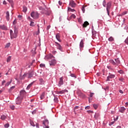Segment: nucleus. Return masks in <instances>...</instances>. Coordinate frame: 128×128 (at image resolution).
<instances>
[{
	"mask_svg": "<svg viewBox=\"0 0 128 128\" xmlns=\"http://www.w3.org/2000/svg\"><path fill=\"white\" fill-rule=\"evenodd\" d=\"M18 29H16V27H14V32L12 31V30H10V35L11 39L12 40V38H16V36H18Z\"/></svg>",
	"mask_w": 128,
	"mask_h": 128,
	"instance_id": "obj_1",
	"label": "nucleus"
},
{
	"mask_svg": "<svg viewBox=\"0 0 128 128\" xmlns=\"http://www.w3.org/2000/svg\"><path fill=\"white\" fill-rule=\"evenodd\" d=\"M110 64H112L113 66H115V68H116V66H118L120 64V61L118 58L115 59V61L112 60H110Z\"/></svg>",
	"mask_w": 128,
	"mask_h": 128,
	"instance_id": "obj_2",
	"label": "nucleus"
},
{
	"mask_svg": "<svg viewBox=\"0 0 128 128\" xmlns=\"http://www.w3.org/2000/svg\"><path fill=\"white\" fill-rule=\"evenodd\" d=\"M30 16L34 20H36L38 18V12H32Z\"/></svg>",
	"mask_w": 128,
	"mask_h": 128,
	"instance_id": "obj_3",
	"label": "nucleus"
},
{
	"mask_svg": "<svg viewBox=\"0 0 128 128\" xmlns=\"http://www.w3.org/2000/svg\"><path fill=\"white\" fill-rule=\"evenodd\" d=\"M22 97H18L16 100V104L20 106V104H22Z\"/></svg>",
	"mask_w": 128,
	"mask_h": 128,
	"instance_id": "obj_4",
	"label": "nucleus"
},
{
	"mask_svg": "<svg viewBox=\"0 0 128 128\" xmlns=\"http://www.w3.org/2000/svg\"><path fill=\"white\" fill-rule=\"evenodd\" d=\"M111 7H112V2H110L107 4V6H106V10H107L108 16H110V10Z\"/></svg>",
	"mask_w": 128,
	"mask_h": 128,
	"instance_id": "obj_5",
	"label": "nucleus"
},
{
	"mask_svg": "<svg viewBox=\"0 0 128 128\" xmlns=\"http://www.w3.org/2000/svg\"><path fill=\"white\" fill-rule=\"evenodd\" d=\"M55 44H56L58 50H59L61 52H64V50H62V47L60 44H58V42H56Z\"/></svg>",
	"mask_w": 128,
	"mask_h": 128,
	"instance_id": "obj_6",
	"label": "nucleus"
},
{
	"mask_svg": "<svg viewBox=\"0 0 128 128\" xmlns=\"http://www.w3.org/2000/svg\"><path fill=\"white\" fill-rule=\"evenodd\" d=\"M70 6H72V8H76V2L72 0H70Z\"/></svg>",
	"mask_w": 128,
	"mask_h": 128,
	"instance_id": "obj_7",
	"label": "nucleus"
},
{
	"mask_svg": "<svg viewBox=\"0 0 128 128\" xmlns=\"http://www.w3.org/2000/svg\"><path fill=\"white\" fill-rule=\"evenodd\" d=\"M0 30H8V26L4 24L0 25Z\"/></svg>",
	"mask_w": 128,
	"mask_h": 128,
	"instance_id": "obj_8",
	"label": "nucleus"
},
{
	"mask_svg": "<svg viewBox=\"0 0 128 128\" xmlns=\"http://www.w3.org/2000/svg\"><path fill=\"white\" fill-rule=\"evenodd\" d=\"M65 92H68V91L67 90H62L61 91H58L56 92L57 94H64Z\"/></svg>",
	"mask_w": 128,
	"mask_h": 128,
	"instance_id": "obj_9",
	"label": "nucleus"
},
{
	"mask_svg": "<svg viewBox=\"0 0 128 128\" xmlns=\"http://www.w3.org/2000/svg\"><path fill=\"white\" fill-rule=\"evenodd\" d=\"M62 84H64V78L62 77L60 78L58 86H62Z\"/></svg>",
	"mask_w": 128,
	"mask_h": 128,
	"instance_id": "obj_10",
	"label": "nucleus"
},
{
	"mask_svg": "<svg viewBox=\"0 0 128 128\" xmlns=\"http://www.w3.org/2000/svg\"><path fill=\"white\" fill-rule=\"evenodd\" d=\"M56 64V60H52L50 61V66H54Z\"/></svg>",
	"mask_w": 128,
	"mask_h": 128,
	"instance_id": "obj_11",
	"label": "nucleus"
},
{
	"mask_svg": "<svg viewBox=\"0 0 128 128\" xmlns=\"http://www.w3.org/2000/svg\"><path fill=\"white\" fill-rule=\"evenodd\" d=\"M116 76L114 74H110L109 76L107 77L106 80L110 81V78H114Z\"/></svg>",
	"mask_w": 128,
	"mask_h": 128,
	"instance_id": "obj_12",
	"label": "nucleus"
},
{
	"mask_svg": "<svg viewBox=\"0 0 128 128\" xmlns=\"http://www.w3.org/2000/svg\"><path fill=\"white\" fill-rule=\"evenodd\" d=\"M42 124L44 126H48L49 124L48 120L45 119L44 120L42 121Z\"/></svg>",
	"mask_w": 128,
	"mask_h": 128,
	"instance_id": "obj_13",
	"label": "nucleus"
},
{
	"mask_svg": "<svg viewBox=\"0 0 128 128\" xmlns=\"http://www.w3.org/2000/svg\"><path fill=\"white\" fill-rule=\"evenodd\" d=\"M125 111H126V108H124V106L121 107L119 110L120 112H122V114H124Z\"/></svg>",
	"mask_w": 128,
	"mask_h": 128,
	"instance_id": "obj_14",
	"label": "nucleus"
},
{
	"mask_svg": "<svg viewBox=\"0 0 128 128\" xmlns=\"http://www.w3.org/2000/svg\"><path fill=\"white\" fill-rule=\"evenodd\" d=\"M56 38L60 42H62V40H60V34H56Z\"/></svg>",
	"mask_w": 128,
	"mask_h": 128,
	"instance_id": "obj_15",
	"label": "nucleus"
},
{
	"mask_svg": "<svg viewBox=\"0 0 128 128\" xmlns=\"http://www.w3.org/2000/svg\"><path fill=\"white\" fill-rule=\"evenodd\" d=\"M90 25V23L86 21L84 22V24H82L83 28H86L88 26Z\"/></svg>",
	"mask_w": 128,
	"mask_h": 128,
	"instance_id": "obj_16",
	"label": "nucleus"
},
{
	"mask_svg": "<svg viewBox=\"0 0 128 128\" xmlns=\"http://www.w3.org/2000/svg\"><path fill=\"white\" fill-rule=\"evenodd\" d=\"M6 18L8 21L10 20V12L8 11L6 12Z\"/></svg>",
	"mask_w": 128,
	"mask_h": 128,
	"instance_id": "obj_17",
	"label": "nucleus"
},
{
	"mask_svg": "<svg viewBox=\"0 0 128 128\" xmlns=\"http://www.w3.org/2000/svg\"><path fill=\"white\" fill-rule=\"evenodd\" d=\"M26 74L28 78H32V76H34V74H32V72H28Z\"/></svg>",
	"mask_w": 128,
	"mask_h": 128,
	"instance_id": "obj_18",
	"label": "nucleus"
},
{
	"mask_svg": "<svg viewBox=\"0 0 128 128\" xmlns=\"http://www.w3.org/2000/svg\"><path fill=\"white\" fill-rule=\"evenodd\" d=\"M80 48H84V40H82L80 44Z\"/></svg>",
	"mask_w": 128,
	"mask_h": 128,
	"instance_id": "obj_19",
	"label": "nucleus"
},
{
	"mask_svg": "<svg viewBox=\"0 0 128 128\" xmlns=\"http://www.w3.org/2000/svg\"><path fill=\"white\" fill-rule=\"evenodd\" d=\"M40 84H44V80L42 78L39 80Z\"/></svg>",
	"mask_w": 128,
	"mask_h": 128,
	"instance_id": "obj_20",
	"label": "nucleus"
},
{
	"mask_svg": "<svg viewBox=\"0 0 128 128\" xmlns=\"http://www.w3.org/2000/svg\"><path fill=\"white\" fill-rule=\"evenodd\" d=\"M47 56L48 58H54L52 54H48Z\"/></svg>",
	"mask_w": 128,
	"mask_h": 128,
	"instance_id": "obj_21",
	"label": "nucleus"
},
{
	"mask_svg": "<svg viewBox=\"0 0 128 128\" xmlns=\"http://www.w3.org/2000/svg\"><path fill=\"white\" fill-rule=\"evenodd\" d=\"M108 40L109 42H114V37L110 36V38H108Z\"/></svg>",
	"mask_w": 128,
	"mask_h": 128,
	"instance_id": "obj_22",
	"label": "nucleus"
},
{
	"mask_svg": "<svg viewBox=\"0 0 128 128\" xmlns=\"http://www.w3.org/2000/svg\"><path fill=\"white\" fill-rule=\"evenodd\" d=\"M34 84V82H32L31 84H29L28 86L26 88V90H28L29 88H30L32 87V86Z\"/></svg>",
	"mask_w": 128,
	"mask_h": 128,
	"instance_id": "obj_23",
	"label": "nucleus"
},
{
	"mask_svg": "<svg viewBox=\"0 0 128 128\" xmlns=\"http://www.w3.org/2000/svg\"><path fill=\"white\" fill-rule=\"evenodd\" d=\"M6 116L4 115H2V116H1V120H6Z\"/></svg>",
	"mask_w": 128,
	"mask_h": 128,
	"instance_id": "obj_24",
	"label": "nucleus"
},
{
	"mask_svg": "<svg viewBox=\"0 0 128 128\" xmlns=\"http://www.w3.org/2000/svg\"><path fill=\"white\" fill-rule=\"evenodd\" d=\"M93 107L94 108L95 110H97L98 108V105L96 104H93Z\"/></svg>",
	"mask_w": 128,
	"mask_h": 128,
	"instance_id": "obj_25",
	"label": "nucleus"
},
{
	"mask_svg": "<svg viewBox=\"0 0 128 128\" xmlns=\"http://www.w3.org/2000/svg\"><path fill=\"white\" fill-rule=\"evenodd\" d=\"M30 124L32 126H36V124L32 120H30Z\"/></svg>",
	"mask_w": 128,
	"mask_h": 128,
	"instance_id": "obj_26",
	"label": "nucleus"
},
{
	"mask_svg": "<svg viewBox=\"0 0 128 128\" xmlns=\"http://www.w3.org/2000/svg\"><path fill=\"white\" fill-rule=\"evenodd\" d=\"M27 10H28V8L26 6H24L23 7L24 12H26Z\"/></svg>",
	"mask_w": 128,
	"mask_h": 128,
	"instance_id": "obj_27",
	"label": "nucleus"
},
{
	"mask_svg": "<svg viewBox=\"0 0 128 128\" xmlns=\"http://www.w3.org/2000/svg\"><path fill=\"white\" fill-rule=\"evenodd\" d=\"M26 76H28L26 74H24L20 78V80H24V78Z\"/></svg>",
	"mask_w": 128,
	"mask_h": 128,
	"instance_id": "obj_28",
	"label": "nucleus"
},
{
	"mask_svg": "<svg viewBox=\"0 0 128 128\" xmlns=\"http://www.w3.org/2000/svg\"><path fill=\"white\" fill-rule=\"evenodd\" d=\"M10 84H12V80H10V82H8L6 84L5 86H10Z\"/></svg>",
	"mask_w": 128,
	"mask_h": 128,
	"instance_id": "obj_29",
	"label": "nucleus"
},
{
	"mask_svg": "<svg viewBox=\"0 0 128 128\" xmlns=\"http://www.w3.org/2000/svg\"><path fill=\"white\" fill-rule=\"evenodd\" d=\"M44 96H45L44 93H42L40 96V100H44Z\"/></svg>",
	"mask_w": 128,
	"mask_h": 128,
	"instance_id": "obj_30",
	"label": "nucleus"
},
{
	"mask_svg": "<svg viewBox=\"0 0 128 128\" xmlns=\"http://www.w3.org/2000/svg\"><path fill=\"white\" fill-rule=\"evenodd\" d=\"M10 60H12V56H9L7 58V62H10Z\"/></svg>",
	"mask_w": 128,
	"mask_h": 128,
	"instance_id": "obj_31",
	"label": "nucleus"
},
{
	"mask_svg": "<svg viewBox=\"0 0 128 128\" xmlns=\"http://www.w3.org/2000/svg\"><path fill=\"white\" fill-rule=\"evenodd\" d=\"M30 26H34V22L32 21H30Z\"/></svg>",
	"mask_w": 128,
	"mask_h": 128,
	"instance_id": "obj_32",
	"label": "nucleus"
},
{
	"mask_svg": "<svg viewBox=\"0 0 128 128\" xmlns=\"http://www.w3.org/2000/svg\"><path fill=\"white\" fill-rule=\"evenodd\" d=\"M24 94H26V92L22 90L20 92V94L21 96H24Z\"/></svg>",
	"mask_w": 128,
	"mask_h": 128,
	"instance_id": "obj_33",
	"label": "nucleus"
},
{
	"mask_svg": "<svg viewBox=\"0 0 128 128\" xmlns=\"http://www.w3.org/2000/svg\"><path fill=\"white\" fill-rule=\"evenodd\" d=\"M10 108H11V110H14V108H16V107L12 105V106H10Z\"/></svg>",
	"mask_w": 128,
	"mask_h": 128,
	"instance_id": "obj_34",
	"label": "nucleus"
},
{
	"mask_svg": "<svg viewBox=\"0 0 128 128\" xmlns=\"http://www.w3.org/2000/svg\"><path fill=\"white\" fill-rule=\"evenodd\" d=\"M9 46H10V43H8V44H6L5 48H8V47H9Z\"/></svg>",
	"mask_w": 128,
	"mask_h": 128,
	"instance_id": "obj_35",
	"label": "nucleus"
},
{
	"mask_svg": "<svg viewBox=\"0 0 128 128\" xmlns=\"http://www.w3.org/2000/svg\"><path fill=\"white\" fill-rule=\"evenodd\" d=\"M68 10H70V12H74V9H72V8H70V7H68Z\"/></svg>",
	"mask_w": 128,
	"mask_h": 128,
	"instance_id": "obj_36",
	"label": "nucleus"
},
{
	"mask_svg": "<svg viewBox=\"0 0 128 128\" xmlns=\"http://www.w3.org/2000/svg\"><path fill=\"white\" fill-rule=\"evenodd\" d=\"M16 88L15 86H12V87H11L10 88V89L9 90V92H12V90H14V88Z\"/></svg>",
	"mask_w": 128,
	"mask_h": 128,
	"instance_id": "obj_37",
	"label": "nucleus"
},
{
	"mask_svg": "<svg viewBox=\"0 0 128 128\" xmlns=\"http://www.w3.org/2000/svg\"><path fill=\"white\" fill-rule=\"evenodd\" d=\"M54 102H58V98L54 97Z\"/></svg>",
	"mask_w": 128,
	"mask_h": 128,
	"instance_id": "obj_38",
	"label": "nucleus"
},
{
	"mask_svg": "<svg viewBox=\"0 0 128 128\" xmlns=\"http://www.w3.org/2000/svg\"><path fill=\"white\" fill-rule=\"evenodd\" d=\"M40 68H46V65H44V64H40Z\"/></svg>",
	"mask_w": 128,
	"mask_h": 128,
	"instance_id": "obj_39",
	"label": "nucleus"
},
{
	"mask_svg": "<svg viewBox=\"0 0 128 128\" xmlns=\"http://www.w3.org/2000/svg\"><path fill=\"white\" fill-rule=\"evenodd\" d=\"M71 18H76V15H74V14H72L71 16H70Z\"/></svg>",
	"mask_w": 128,
	"mask_h": 128,
	"instance_id": "obj_40",
	"label": "nucleus"
},
{
	"mask_svg": "<svg viewBox=\"0 0 128 128\" xmlns=\"http://www.w3.org/2000/svg\"><path fill=\"white\" fill-rule=\"evenodd\" d=\"M8 2H10V4H11L12 6V4H14V2L12 0H8Z\"/></svg>",
	"mask_w": 128,
	"mask_h": 128,
	"instance_id": "obj_41",
	"label": "nucleus"
},
{
	"mask_svg": "<svg viewBox=\"0 0 128 128\" xmlns=\"http://www.w3.org/2000/svg\"><path fill=\"white\" fill-rule=\"evenodd\" d=\"M87 112H88V114H94V111H92V110H87Z\"/></svg>",
	"mask_w": 128,
	"mask_h": 128,
	"instance_id": "obj_42",
	"label": "nucleus"
},
{
	"mask_svg": "<svg viewBox=\"0 0 128 128\" xmlns=\"http://www.w3.org/2000/svg\"><path fill=\"white\" fill-rule=\"evenodd\" d=\"M119 80H120V82H124V79L122 78H119Z\"/></svg>",
	"mask_w": 128,
	"mask_h": 128,
	"instance_id": "obj_43",
	"label": "nucleus"
},
{
	"mask_svg": "<svg viewBox=\"0 0 128 128\" xmlns=\"http://www.w3.org/2000/svg\"><path fill=\"white\" fill-rule=\"evenodd\" d=\"M124 42H125V44H128V37L126 38Z\"/></svg>",
	"mask_w": 128,
	"mask_h": 128,
	"instance_id": "obj_44",
	"label": "nucleus"
},
{
	"mask_svg": "<svg viewBox=\"0 0 128 128\" xmlns=\"http://www.w3.org/2000/svg\"><path fill=\"white\" fill-rule=\"evenodd\" d=\"M10 126V124H6L4 125V128H8Z\"/></svg>",
	"mask_w": 128,
	"mask_h": 128,
	"instance_id": "obj_45",
	"label": "nucleus"
},
{
	"mask_svg": "<svg viewBox=\"0 0 128 128\" xmlns=\"http://www.w3.org/2000/svg\"><path fill=\"white\" fill-rule=\"evenodd\" d=\"M78 106H76L74 108V112H76V110H78Z\"/></svg>",
	"mask_w": 128,
	"mask_h": 128,
	"instance_id": "obj_46",
	"label": "nucleus"
},
{
	"mask_svg": "<svg viewBox=\"0 0 128 128\" xmlns=\"http://www.w3.org/2000/svg\"><path fill=\"white\" fill-rule=\"evenodd\" d=\"M90 106H87L85 108V110H90Z\"/></svg>",
	"mask_w": 128,
	"mask_h": 128,
	"instance_id": "obj_47",
	"label": "nucleus"
},
{
	"mask_svg": "<svg viewBox=\"0 0 128 128\" xmlns=\"http://www.w3.org/2000/svg\"><path fill=\"white\" fill-rule=\"evenodd\" d=\"M70 76H71L72 78H76V75H74V74H71Z\"/></svg>",
	"mask_w": 128,
	"mask_h": 128,
	"instance_id": "obj_48",
	"label": "nucleus"
},
{
	"mask_svg": "<svg viewBox=\"0 0 128 128\" xmlns=\"http://www.w3.org/2000/svg\"><path fill=\"white\" fill-rule=\"evenodd\" d=\"M107 68L109 70H114V68H112V66H108Z\"/></svg>",
	"mask_w": 128,
	"mask_h": 128,
	"instance_id": "obj_49",
	"label": "nucleus"
},
{
	"mask_svg": "<svg viewBox=\"0 0 128 128\" xmlns=\"http://www.w3.org/2000/svg\"><path fill=\"white\" fill-rule=\"evenodd\" d=\"M13 24H16V20H14L13 22Z\"/></svg>",
	"mask_w": 128,
	"mask_h": 128,
	"instance_id": "obj_50",
	"label": "nucleus"
},
{
	"mask_svg": "<svg viewBox=\"0 0 128 128\" xmlns=\"http://www.w3.org/2000/svg\"><path fill=\"white\" fill-rule=\"evenodd\" d=\"M106 1L103 2V6L106 7Z\"/></svg>",
	"mask_w": 128,
	"mask_h": 128,
	"instance_id": "obj_51",
	"label": "nucleus"
},
{
	"mask_svg": "<svg viewBox=\"0 0 128 128\" xmlns=\"http://www.w3.org/2000/svg\"><path fill=\"white\" fill-rule=\"evenodd\" d=\"M94 93H90V98H92V96H94Z\"/></svg>",
	"mask_w": 128,
	"mask_h": 128,
	"instance_id": "obj_52",
	"label": "nucleus"
},
{
	"mask_svg": "<svg viewBox=\"0 0 128 128\" xmlns=\"http://www.w3.org/2000/svg\"><path fill=\"white\" fill-rule=\"evenodd\" d=\"M4 84H6V80H4L2 82V86H4Z\"/></svg>",
	"mask_w": 128,
	"mask_h": 128,
	"instance_id": "obj_53",
	"label": "nucleus"
},
{
	"mask_svg": "<svg viewBox=\"0 0 128 128\" xmlns=\"http://www.w3.org/2000/svg\"><path fill=\"white\" fill-rule=\"evenodd\" d=\"M119 92H120V94H124V92H123L122 90H119Z\"/></svg>",
	"mask_w": 128,
	"mask_h": 128,
	"instance_id": "obj_54",
	"label": "nucleus"
},
{
	"mask_svg": "<svg viewBox=\"0 0 128 128\" xmlns=\"http://www.w3.org/2000/svg\"><path fill=\"white\" fill-rule=\"evenodd\" d=\"M44 128H48V125H44Z\"/></svg>",
	"mask_w": 128,
	"mask_h": 128,
	"instance_id": "obj_55",
	"label": "nucleus"
},
{
	"mask_svg": "<svg viewBox=\"0 0 128 128\" xmlns=\"http://www.w3.org/2000/svg\"><path fill=\"white\" fill-rule=\"evenodd\" d=\"M119 74H122L124 72V71H122V70H120L119 72H118Z\"/></svg>",
	"mask_w": 128,
	"mask_h": 128,
	"instance_id": "obj_56",
	"label": "nucleus"
},
{
	"mask_svg": "<svg viewBox=\"0 0 128 128\" xmlns=\"http://www.w3.org/2000/svg\"><path fill=\"white\" fill-rule=\"evenodd\" d=\"M114 124V122H112L110 123V126H112V124Z\"/></svg>",
	"mask_w": 128,
	"mask_h": 128,
	"instance_id": "obj_57",
	"label": "nucleus"
},
{
	"mask_svg": "<svg viewBox=\"0 0 128 128\" xmlns=\"http://www.w3.org/2000/svg\"><path fill=\"white\" fill-rule=\"evenodd\" d=\"M82 11L83 12H84V6H83V7L82 8Z\"/></svg>",
	"mask_w": 128,
	"mask_h": 128,
	"instance_id": "obj_58",
	"label": "nucleus"
},
{
	"mask_svg": "<svg viewBox=\"0 0 128 128\" xmlns=\"http://www.w3.org/2000/svg\"><path fill=\"white\" fill-rule=\"evenodd\" d=\"M52 54H56V51H55V50H54V51H52Z\"/></svg>",
	"mask_w": 128,
	"mask_h": 128,
	"instance_id": "obj_59",
	"label": "nucleus"
},
{
	"mask_svg": "<svg viewBox=\"0 0 128 128\" xmlns=\"http://www.w3.org/2000/svg\"><path fill=\"white\" fill-rule=\"evenodd\" d=\"M28 20H30V22H31L30 20H32V18H30V17L28 16Z\"/></svg>",
	"mask_w": 128,
	"mask_h": 128,
	"instance_id": "obj_60",
	"label": "nucleus"
},
{
	"mask_svg": "<svg viewBox=\"0 0 128 128\" xmlns=\"http://www.w3.org/2000/svg\"><path fill=\"white\" fill-rule=\"evenodd\" d=\"M50 26H47V30H50Z\"/></svg>",
	"mask_w": 128,
	"mask_h": 128,
	"instance_id": "obj_61",
	"label": "nucleus"
},
{
	"mask_svg": "<svg viewBox=\"0 0 128 128\" xmlns=\"http://www.w3.org/2000/svg\"><path fill=\"white\" fill-rule=\"evenodd\" d=\"M18 18H22V16H21V15H18Z\"/></svg>",
	"mask_w": 128,
	"mask_h": 128,
	"instance_id": "obj_62",
	"label": "nucleus"
},
{
	"mask_svg": "<svg viewBox=\"0 0 128 128\" xmlns=\"http://www.w3.org/2000/svg\"><path fill=\"white\" fill-rule=\"evenodd\" d=\"M3 4H6V1H4Z\"/></svg>",
	"mask_w": 128,
	"mask_h": 128,
	"instance_id": "obj_63",
	"label": "nucleus"
},
{
	"mask_svg": "<svg viewBox=\"0 0 128 128\" xmlns=\"http://www.w3.org/2000/svg\"><path fill=\"white\" fill-rule=\"evenodd\" d=\"M116 128H122V127L120 126H118Z\"/></svg>",
	"mask_w": 128,
	"mask_h": 128,
	"instance_id": "obj_64",
	"label": "nucleus"
}]
</instances>
